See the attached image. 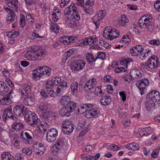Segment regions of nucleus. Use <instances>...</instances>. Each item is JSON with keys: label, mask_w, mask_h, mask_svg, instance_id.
<instances>
[{"label": "nucleus", "mask_w": 160, "mask_h": 160, "mask_svg": "<svg viewBox=\"0 0 160 160\" xmlns=\"http://www.w3.org/2000/svg\"><path fill=\"white\" fill-rule=\"evenodd\" d=\"M31 87L30 85L24 86L20 92L22 98H24L23 103L27 106H31L34 102V98L31 92Z\"/></svg>", "instance_id": "1"}, {"label": "nucleus", "mask_w": 160, "mask_h": 160, "mask_svg": "<svg viewBox=\"0 0 160 160\" xmlns=\"http://www.w3.org/2000/svg\"><path fill=\"white\" fill-rule=\"evenodd\" d=\"M64 15L65 18L72 16L78 21L80 19V16L78 13L76 6L74 3H72L68 7L66 8L64 10Z\"/></svg>", "instance_id": "2"}, {"label": "nucleus", "mask_w": 160, "mask_h": 160, "mask_svg": "<svg viewBox=\"0 0 160 160\" xmlns=\"http://www.w3.org/2000/svg\"><path fill=\"white\" fill-rule=\"evenodd\" d=\"M120 33L118 30L110 26L107 27L103 31V37L106 39L112 40L118 38Z\"/></svg>", "instance_id": "3"}, {"label": "nucleus", "mask_w": 160, "mask_h": 160, "mask_svg": "<svg viewBox=\"0 0 160 160\" xmlns=\"http://www.w3.org/2000/svg\"><path fill=\"white\" fill-rule=\"evenodd\" d=\"M106 11L105 10H100L92 18L93 22L96 26V29L98 28L100 23L101 20L106 15Z\"/></svg>", "instance_id": "4"}, {"label": "nucleus", "mask_w": 160, "mask_h": 160, "mask_svg": "<svg viewBox=\"0 0 160 160\" xmlns=\"http://www.w3.org/2000/svg\"><path fill=\"white\" fill-rule=\"evenodd\" d=\"M147 101L156 103L160 101V94L156 90H152L146 96Z\"/></svg>", "instance_id": "5"}, {"label": "nucleus", "mask_w": 160, "mask_h": 160, "mask_svg": "<svg viewBox=\"0 0 160 160\" xmlns=\"http://www.w3.org/2000/svg\"><path fill=\"white\" fill-rule=\"evenodd\" d=\"M86 64L85 62L82 60L79 59L74 61L71 64V69L74 71H78L82 70Z\"/></svg>", "instance_id": "6"}, {"label": "nucleus", "mask_w": 160, "mask_h": 160, "mask_svg": "<svg viewBox=\"0 0 160 160\" xmlns=\"http://www.w3.org/2000/svg\"><path fill=\"white\" fill-rule=\"evenodd\" d=\"M13 89H12L8 93L5 95L0 94V105H8L11 102V94L12 92Z\"/></svg>", "instance_id": "7"}, {"label": "nucleus", "mask_w": 160, "mask_h": 160, "mask_svg": "<svg viewBox=\"0 0 160 160\" xmlns=\"http://www.w3.org/2000/svg\"><path fill=\"white\" fill-rule=\"evenodd\" d=\"M26 108L23 104L16 105L13 108V113L17 117H22L24 116V111L26 110Z\"/></svg>", "instance_id": "8"}, {"label": "nucleus", "mask_w": 160, "mask_h": 160, "mask_svg": "<svg viewBox=\"0 0 160 160\" xmlns=\"http://www.w3.org/2000/svg\"><path fill=\"white\" fill-rule=\"evenodd\" d=\"M148 67L153 69L157 67L160 65V63L157 57L155 56L151 57L147 61Z\"/></svg>", "instance_id": "9"}, {"label": "nucleus", "mask_w": 160, "mask_h": 160, "mask_svg": "<svg viewBox=\"0 0 160 160\" xmlns=\"http://www.w3.org/2000/svg\"><path fill=\"white\" fill-rule=\"evenodd\" d=\"M5 10L7 12H9L7 17V22L8 23H14L17 22V17L14 12L8 8H5Z\"/></svg>", "instance_id": "10"}, {"label": "nucleus", "mask_w": 160, "mask_h": 160, "mask_svg": "<svg viewBox=\"0 0 160 160\" xmlns=\"http://www.w3.org/2000/svg\"><path fill=\"white\" fill-rule=\"evenodd\" d=\"M138 25L139 27L142 29H147L148 32H151L153 29L154 25L152 22H146L139 21Z\"/></svg>", "instance_id": "11"}, {"label": "nucleus", "mask_w": 160, "mask_h": 160, "mask_svg": "<svg viewBox=\"0 0 160 160\" xmlns=\"http://www.w3.org/2000/svg\"><path fill=\"white\" fill-rule=\"evenodd\" d=\"M96 79L92 78L90 79L86 83L84 88V90L86 92H90L97 83Z\"/></svg>", "instance_id": "12"}, {"label": "nucleus", "mask_w": 160, "mask_h": 160, "mask_svg": "<svg viewBox=\"0 0 160 160\" xmlns=\"http://www.w3.org/2000/svg\"><path fill=\"white\" fill-rule=\"evenodd\" d=\"M51 69L48 67L43 66L42 67H40L35 70L37 71L38 73H39L41 76H42L44 75H46L47 76H49L51 75Z\"/></svg>", "instance_id": "13"}, {"label": "nucleus", "mask_w": 160, "mask_h": 160, "mask_svg": "<svg viewBox=\"0 0 160 160\" xmlns=\"http://www.w3.org/2000/svg\"><path fill=\"white\" fill-rule=\"evenodd\" d=\"M51 106L49 104L43 102L41 103L38 107L40 111L42 113L41 114V116H43V114H46L47 112L50 110Z\"/></svg>", "instance_id": "14"}, {"label": "nucleus", "mask_w": 160, "mask_h": 160, "mask_svg": "<svg viewBox=\"0 0 160 160\" xmlns=\"http://www.w3.org/2000/svg\"><path fill=\"white\" fill-rule=\"evenodd\" d=\"M35 47L29 48L26 53L25 57L28 60H35Z\"/></svg>", "instance_id": "15"}, {"label": "nucleus", "mask_w": 160, "mask_h": 160, "mask_svg": "<svg viewBox=\"0 0 160 160\" xmlns=\"http://www.w3.org/2000/svg\"><path fill=\"white\" fill-rule=\"evenodd\" d=\"M35 47V55L36 60H41L46 56L47 52L44 49H39L37 50Z\"/></svg>", "instance_id": "16"}, {"label": "nucleus", "mask_w": 160, "mask_h": 160, "mask_svg": "<svg viewBox=\"0 0 160 160\" xmlns=\"http://www.w3.org/2000/svg\"><path fill=\"white\" fill-rule=\"evenodd\" d=\"M12 106H9L8 108H5L3 111L2 118L3 121L6 122L7 118H10L11 115H12Z\"/></svg>", "instance_id": "17"}, {"label": "nucleus", "mask_w": 160, "mask_h": 160, "mask_svg": "<svg viewBox=\"0 0 160 160\" xmlns=\"http://www.w3.org/2000/svg\"><path fill=\"white\" fill-rule=\"evenodd\" d=\"M58 132L57 130L55 128H52L50 129L47 133V140H55Z\"/></svg>", "instance_id": "18"}, {"label": "nucleus", "mask_w": 160, "mask_h": 160, "mask_svg": "<svg viewBox=\"0 0 160 160\" xmlns=\"http://www.w3.org/2000/svg\"><path fill=\"white\" fill-rule=\"evenodd\" d=\"M28 120V124L30 125L38 124L40 121V119L38 118L37 116L34 113L31 115Z\"/></svg>", "instance_id": "19"}, {"label": "nucleus", "mask_w": 160, "mask_h": 160, "mask_svg": "<svg viewBox=\"0 0 160 160\" xmlns=\"http://www.w3.org/2000/svg\"><path fill=\"white\" fill-rule=\"evenodd\" d=\"M63 145V143L61 141H58V142L52 147L51 148L52 153H53V155H55Z\"/></svg>", "instance_id": "20"}, {"label": "nucleus", "mask_w": 160, "mask_h": 160, "mask_svg": "<svg viewBox=\"0 0 160 160\" xmlns=\"http://www.w3.org/2000/svg\"><path fill=\"white\" fill-rule=\"evenodd\" d=\"M66 24L68 26L72 28H74L77 25V22L75 20H76L72 16L68 17L65 18Z\"/></svg>", "instance_id": "21"}, {"label": "nucleus", "mask_w": 160, "mask_h": 160, "mask_svg": "<svg viewBox=\"0 0 160 160\" xmlns=\"http://www.w3.org/2000/svg\"><path fill=\"white\" fill-rule=\"evenodd\" d=\"M149 83V81L148 79H142L138 80L136 83V85L138 88L145 87L148 86Z\"/></svg>", "instance_id": "22"}, {"label": "nucleus", "mask_w": 160, "mask_h": 160, "mask_svg": "<svg viewBox=\"0 0 160 160\" xmlns=\"http://www.w3.org/2000/svg\"><path fill=\"white\" fill-rule=\"evenodd\" d=\"M111 98L109 96H104L100 99L101 104L104 106L109 105L111 102Z\"/></svg>", "instance_id": "23"}, {"label": "nucleus", "mask_w": 160, "mask_h": 160, "mask_svg": "<svg viewBox=\"0 0 160 160\" xmlns=\"http://www.w3.org/2000/svg\"><path fill=\"white\" fill-rule=\"evenodd\" d=\"M78 84L77 82H72L70 86V88L72 93L74 95H77L78 93Z\"/></svg>", "instance_id": "24"}, {"label": "nucleus", "mask_w": 160, "mask_h": 160, "mask_svg": "<svg viewBox=\"0 0 160 160\" xmlns=\"http://www.w3.org/2000/svg\"><path fill=\"white\" fill-rule=\"evenodd\" d=\"M160 103L152 102L147 101L146 105V109L149 111H150L152 108H155L159 107V104Z\"/></svg>", "instance_id": "25"}, {"label": "nucleus", "mask_w": 160, "mask_h": 160, "mask_svg": "<svg viewBox=\"0 0 160 160\" xmlns=\"http://www.w3.org/2000/svg\"><path fill=\"white\" fill-rule=\"evenodd\" d=\"M129 22V19L126 15L123 14L121 16L120 19L118 22V24L121 26H125Z\"/></svg>", "instance_id": "26"}, {"label": "nucleus", "mask_w": 160, "mask_h": 160, "mask_svg": "<svg viewBox=\"0 0 160 160\" xmlns=\"http://www.w3.org/2000/svg\"><path fill=\"white\" fill-rule=\"evenodd\" d=\"M87 61L89 64H92L93 62H95L97 59V58L94 57V55L90 52H88L86 55Z\"/></svg>", "instance_id": "27"}, {"label": "nucleus", "mask_w": 160, "mask_h": 160, "mask_svg": "<svg viewBox=\"0 0 160 160\" xmlns=\"http://www.w3.org/2000/svg\"><path fill=\"white\" fill-rule=\"evenodd\" d=\"M24 125L21 122H15L12 125V127L17 131H21L24 128Z\"/></svg>", "instance_id": "28"}, {"label": "nucleus", "mask_w": 160, "mask_h": 160, "mask_svg": "<svg viewBox=\"0 0 160 160\" xmlns=\"http://www.w3.org/2000/svg\"><path fill=\"white\" fill-rule=\"evenodd\" d=\"M9 90V88L6 83L2 81H0V93L5 94Z\"/></svg>", "instance_id": "29"}, {"label": "nucleus", "mask_w": 160, "mask_h": 160, "mask_svg": "<svg viewBox=\"0 0 160 160\" xmlns=\"http://www.w3.org/2000/svg\"><path fill=\"white\" fill-rule=\"evenodd\" d=\"M2 160H13L14 157L10 153L4 152L1 155Z\"/></svg>", "instance_id": "30"}, {"label": "nucleus", "mask_w": 160, "mask_h": 160, "mask_svg": "<svg viewBox=\"0 0 160 160\" xmlns=\"http://www.w3.org/2000/svg\"><path fill=\"white\" fill-rule=\"evenodd\" d=\"M21 138L25 140L27 139H32V134L30 131L24 132L23 131L21 132L20 134Z\"/></svg>", "instance_id": "31"}, {"label": "nucleus", "mask_w": 160, "mask_h": 160, "mask_svg": "<svg viewBox=\"0 0 160 160\" xmlns=\"http://www.w3.org/2000/svg\"><path fill=\"white\" fill-rule=\"evenodd\" d=\"M73 124L70 125L69 126L62 128V130L63 132L66 134H69L73 130Z\"/></svg>", "instance_id": "32"}, {"label": "nucleus", "mask_w": 160, "mask_h": 160, "mask_svg": "<svg viewBox=\"0 0 160 160\" xmlns=\"http://www.w3.org/2000/svg\"><path fill=\"white\" fill-rule=\"evenodd\" d=\"M77 105L76 103L72 101H70L64 107L66 108L69 110L70 111H72L75 110Z\"/></svg>", "instance_id": "33"}, {"label": "nucleus", "mask_w": 160, "mask_h": 160, "mask_svg": "<svg viewBox=\"0 0 160 160\" xmlns=\"http://www.w3.org/2000/svg\"><path fill=\"white\" fill-rule=\"evenodd\" d=\"M50 29L52 32L57 34L59 32V27L57 23L52 22L51 23Z\"/></svg>", "instance_id": "34"}, {"label": "nucleus", "mask_w": 160, "mask_h": 160, "mask_svg": "<svg viewBox=\"0 0 160 160\" xmlns=\"http://www.w3.org/2000/svg\"><path fill=\"white\" fill-rule=\"evenodd\" d=\"M61 103L63 105H66L70 101V98L68 96H62L60 100Z\"/></svg>", "instance_id": "35"}, {"label": "nucleus", "mask_w": 160, "mask_h": 160, "mask_svg": "<svg viewBox=\"0 0 160 160\" xmlns=\"http://www.w3.org/2000/svg\"><path fill=\"white\" fill-rule=\"evenodd\" d=\"M152 19V17L150 15L142 16L139 19V21L145 22H151V21Z\"/></svg>", "instance_id": "36"}, {"label": "nucleus", "mask_w": 160, "mask_h": 160, "mask_svg": "<svg viewBox=\"0 0 160 160\" xmlns=\"http://www.w3.org/2000/svg\"><path fill=\"white\" fill-rule=\"evenodd\" d=\"M72 112V111H70L67 108H66L64 107L61 110V114L62 116H66L67 117L69 116L70 114V113Z\"/></svg>", "instance_id": "37"}, {"label": "nucleus", "mask_w": 160, "mask_h": 160, "mask_svg": "<svg viewBox=\"0 0 160 160\" xmlns=\"http://www.w3.org/2000/svg\"><path fill=\"white\" fill-rule=\"evenodd\" d=\"M20 16L19 25L21 27L23 28L25 25V17L24 15L22 13L20 14Z\"/></svg>", "instance_id": "38"}, {"label": "nucleus", "mask_w": 160, "mask_h": 160, "mask_svg": "<svg viewBox=\"0 0 160 160\" xmlns=\"http://www.w3.org/2000/svg\"><path fill=\"white\" fill-rule=\"evenodd\" d=\"M87 38L89 44L90 45H91V44L95 43L98 41V38L95 35H93Z\"/></svg>", "instance_id": "39"}, {"label": "nucleus", "mask_w": 160, "mask_h": 160, "mask_svg": "<svg viewBox=\"0 0 160 160\" xmlns=\"http://www.w3.org/2000/svg\"><path fill=\"white\" fill-rule=\"evenodd\" d=\"M32 78L35 80H37L40 79L42 77L38 73L37 71L33 70L32 72Z\"/></svg>", "instance_id": "40"}, {"label": "nucleus", "mask_w": 160, "mask_h": 160, "mask_svg": "<svg viewBox=\"0 0 160 160\" xmlns=\"http://www.w3.org/2000/svg\"><path fill=\"white\" fill-rule=\"evenodd\" d=\"M45 147L43 144L37 148V152H34L38 154L42 155L44 153L45 151Z\"/></svg>", "instance_id": "41"}, {"label": "nucleus", "mask_w": 160, "mask_h": 160, "mask_svg": "<svg viewBox=\"0 0 160 160\" xmlns=\"http://www.w3.org/2000/svg\"><path fill=\"white\" fill-rule=\"evenodd\" d=\"M81 7L83 9L84 12L86 14H91V8L88 6H87L86 5H83Z\"/></svg>", "instance_id": "42"}, {"label": "nucleus", "mask_w": 160, "mask_h": 160, "mask_svg": "<svg viewBox=\"0 0 160 160\" xmlns=\"http://www.w3.org/2000/svg\"><path fill=\"white\" fill-rule=\"evenodd\" d=\"M64 92V88L61 86L59 85L56 88V93L57 95L62 94Z\"/></svg>", "instance_id": "43"}, {"label": "nucleus", "mask_w": 160, "mask_h": 160, "mask_svg": "<svg viewBox=\"0 0 160 160\" xmlns=\"http://www.w3.org/2000/svg\"><path fill=\"white\" fill-rule=\"evenodd\" d=\"M26 17L27 21L29 24L32 25L34 23V18L32 17L31 14L27 15Z\"/></svg>", "instance_id": "44"}, {"label": "nucleus", "mask_w": 160, "mask_h": 160, "mask_svg": "<svg viewBox=\"0 0 160 160\" xmlns=\"http://www.w3.org/2000/svg\"><path fill=\"white\" fill-rule=\"evenodd\" d=\"M106 57V54L105 52H99L98 53L96 57L97 59L98 58L102 59H104Z\"/></svg>", "instance_id": "45"}, {"label": "nucleus", "mask_w": 160, "mask_h": 160, "mask_svg": "<svg viewBox=\"0 0 160 160\" xmlns=\"http://www.w3.org/2000/svg\"><path fill=\"white\" fill-rule=\"evenodd\" d=\"M24 111V112H23V116L24 117V118L27 119L28 120L29 118V117H30L31 115H32V113L31 112L27 110L26 108V110H25Z\"/></svg>", "instance_id": "46"}, {"label": "nucleus", "mask_w": 160, "mask_h": 160, "mask_svg": "<svg viewBox=\"0 0 160 160\" xmlns=\"http://www.w3.org/2000/svg\"><path fill=\"white\" fill-rule=\"evenodd\" d=\"M22 151L23 153H25L28 156L30 155L32 153V150L28 148H22Z\"/></svg>", "instance_id": "47"}, {"label": "nucleus", "mask_w": 160, "mask_h": 160, "mask_svg": "<svg viewBox=\"0 0 160 160\" xmlns=\"http://www.w3.org/2000/svg\"><path fill=\"white\" fill-rule=\"evenodd\" d=\"M44 37L40 36L39 35L38 33L36 30H34L32 34V39H35L37 38H42Z\"/></svg>", "instance_id": "48"}, {"label": "nucleus", "mask_w": 160, "mask_h": 160, "mask_svg": "<svg viewBox=\"0 0 160 160\" xmlns=\"http://www.w3.org/2000/svg\"><path fill=\"white\" fill-rule=\"evenodd\" d=\"M130 51L132 55L133 56H137L139 55L138 52V50H137L134 47L131 48Z\"/></svg>", "instance_id": "49"}, {"label": "nucleus", "mask_w": 160, "mask_h": 160, "mask_svg": "<svg viewBox=\"0 0 160 160\" xmlns=\"http://www.w3.org/2000/svg\"><path fill=\"white\" fill-rule=\"evenodd\" d=\"M43 144L37 141L35 142L33 144V148L34 152H37V148H39V147H40Z\"/></svg>", "instance_id": "50"}, {"label": "nucleus", "mask_w": 160, "mask_h": 160, "mask_svg": "<svg viewBox=\"0 0 160 160\" xmlns=\"http://www.w3.org/2000/svg\"><path fill=\"white\" fill-rule=\"evenodd\" d=\"M95 93L97 95L98 94H100V95L102 96L104 94L101 90V88L99 86H98L95 89Z\"/></svg>", "instance_id": "51"}, {"label": "nucleus", "mask_w": 160, "mask_h": 160, "mask_svg": "<svg viewBox=\"0 0 160 160\" xmlns=\"http://www.w3.org/2000/svg\"><path fill=\"white\" fill-rule=\"evenodd\" d=\"M91 110H88L87 109L85 114V116L88 118H94L93 114L91 112Z\"/></svg>", "instance_id": "52"}, {"label": "nucleus", "mask_w": 160, "mask_h": 160, "mask_svg": "<svg viewBox=\"0 0 160 160\" xmlns=\"http://www.w3.org/2000/svg\"><path fill=\"white\" fill-rule=\"evenodd\" d=\"M154 6L157 11H160V0L156 1L154 4Z\"/></svg>", "instance_id": "53"}, {"label": "nucleus", "mask_w": 160, "mask_h": 160, "mask_svg": "<svg viewBox=\"0 0 160 160\" xmlns=\"http://www.w3.org/2000/svg\"><path fill=\"white\" fill-rule=\"evenodd\" d=\"M126 71L125 68L118 67L115 69L114 72L116 73H118L121 72H125Z\"/></svg>", "instance_id": "54"}, {"label": "nucleus", "mask_w": 160, "mask_h": 160, "mask_svg": "<svg viewBox=\"0 0 160 160\" xmlns=\"http://www.w3.org/2000/svg\"><path fill=\"white\" fill-rule=\"evenodd\" d=\"M87 110V108H85L84 106V105L82 107H80V108L78 109L77 111H78L77 114H81L86 112Z\"/></svg>", "instance_id": "55"}, {"label": "nucleus", "mask_w": 160, "mask_h": 160, "mask_svg": "<svg viewBox=\"0 0 160 160\" xmlns=\"http://www.w3.org/2000/svg\"><path fill=\"white\" fill-rule=\"evenodd\" d=\"M149 43L151 45L158 46L160 44V42L158 40L153 39L150 41H149Z\"/></svg>", "instance_id": "56"}, {"label": "nucleus", "mask_w": 160, "mask_h": 160, "mask_svg": "<svg viewBox=\"0 0 160 160\" xmlns=\"http://www.w3.org/2000/svg\"><path fill=\"white\" fill-rule=\"evenodd\" d=\"M91 110V113L92 112V114H93L94 118L95 117L96 115L99 113L100 111L97 108H93Z\"/></svg>", "instance_id": "57"}, {"label": "nucleus", "mask_w": 160, "mask_h": 160, "mask_svg": "<svg viewBox=\"0 0 160 160\" xmlns=\"http://www.w3.org/2000/svg\"><path fill=\"white\" fill-rule=\"evenodd\" d=\"M130 147H132V150H138L139 148V145L136 143H130Z\"/></svg>", "instance_id": "58"}, {"label": "nucleus", "mask_w": 160, "mask_h": 160, "mask_svg": "<svg viewBox=\"0 0 160 160\" xmlns=\"http://www.w3.org/2000/svg\"><path fill=\"white\" fill-rule=\"evenodd\" d=\"M123 78L124 81L129 82L133 80V78L131 77L130 75H125Z\"/></svg>", "instance_id": "59"}, {"label": "nucleus", "mask_w": 160, "mask_h": 160, "mask_svg": "<svg viewBox=\"0 0 160 160\" xmlns=\"http://www.w3.org/2000/svg\"><path fill=\"white\" fill-rule=\"evenodd\" d=\"M142 130L143 132L146 133V136L149 135L151 133V128L150 127L143 128Z\"/></svg>", "instance_id": "60"}, {"label": "nucleus", "mask_w": 160, "mask_h": 160, "mask_svg": "<svg viewBox=\"0 0 160 160\" xmlns=\"http://www.w3.org/2000/svg\"><path fill=\"white\" fill-rule=\"evenodd\" d=\"M68 37H65L62 38L61 40V42L63 43L64 45L68 44V45H69V43L68 42Z\"/></svg>", "instance_id": "61"}, {"label": "nucleus", "mask_w": 160, "mask_h": 160, "mask_svg": "<svg viewBox=\"0 0 160 160\" xmlns=\"http://www.w3.org/2000/svg\"><path fill=\"white\" fill-rule=\"evenodd\" d=\"M109 148L113 151H116L118 150H120L121 148L118 147L117 145L112 144L110 145Z\"/></svg>", "instance_id": "62"}, {"label": "nucleus", "mask_w": 160, "mask_h": 160, "mask_svg": "<svg viewBox=\"0 0 160 160\" xmlns=\"http://www.w3.org/2000/svg\"><path fill=\"white\" fill-rule=\"evenodd\" d=\"M15 160H24L23 156L20 153H17L16 154Z\"/></svg>", "instance_id": "63"}, {"label": "nucleus", "mask_w": 160, "mask_h": 160, "mask_svg": "<svg viewBox=\"0 0 160 160\" xmlns=\"http://www.w3.org/2000/svg\"><path fill=\"white\" fill-rule=\"evenodd\" d=\"M2 73L4 77L6 78H8L9 77L10 73L9 71L7 69H4L2 71Z\"/></svg>", "instance_id": "64"}]
</instances>
